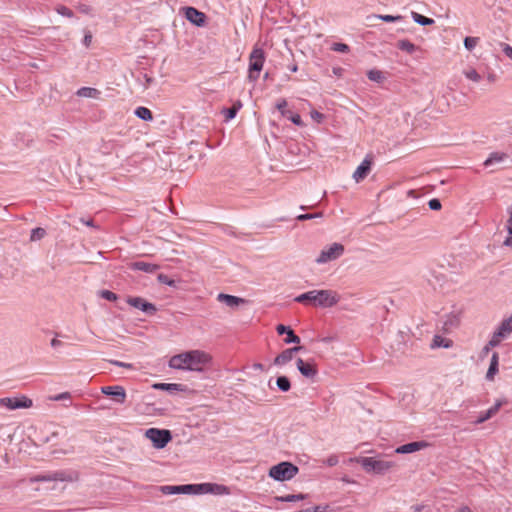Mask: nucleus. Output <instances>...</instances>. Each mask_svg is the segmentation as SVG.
I'll use <instances>...</instances> for the list:
<instances>
[{
	"label": "nucleus",
	"instance_id": "nucleus-1",
	"mask_svg": "<svg viewBox=\"0 0 512 512\" xmlns=\"http://www.w3.org/2000/svg\"><path fill=\"white\" fill-rule=\"evenodd\" d=\"M211 356L202 350H190L174 355L170 358L168 366L176 370L201 372L211 362Z\"/></svg>",
	"mask_w": 512,
	"mask_h": 512
},
{
	"label": "nucleus",
	"instance_id": "nucleus-2",
	"mask_svg": "<svg viewBox=\"0 0 512 512\" xmlns=\"http://www.w3.org/2000/svg\"><path fill=\"white\" fill-rule=\"evenodd\" d=\"M294 301L314 307L331 308L340 301V295L329 289L310 290L296 296Z\"/></svg>",
	"mask_w": 512,
	"mask_h": 512
},
{
	"label": "nucleus",
	"instance_id": "nucleus-3",
	"mask_svg": "<svg viewBox=\"0 0 512 512\" xmlns=\"http://www.w3.org/2000/svg\"><path fill=\"white\" fill-rule=\"evenodd\" d=\"M298 472V467L291 462H281L270 468L269 476L276 481L283 482L291 480Z\"/></svg>",
	"mask_w": 512,
	"mask_h": 512
},
{
	"label": "nucleus",
	"instance_id": "nucleus-4",
	"mask_svg": "<svg viewBox=\"0 0 512 512\" xmlns=\"http://www.w3.org/2000/svg\"><path fill=\"white\" fill-rule=\"evenodd\" d=\"M265 62V54L263 49L255 47L249 56V73L248 78L250 81H256L263 68Z\"/></svg>",
	"mask_w": 512,
	"mask_h": 512
},
{
	"label": "nucleus",
	"instance_id": "nucleus-5",
	"mask_svg": "<svg viewBox=\"0 0 512 512\" xmlns=\"http://www.w3.org/2000/svg\"><path fill=\"white\" fill-rule=\"evenodd\" d=\"M360 463L366 472H374L376 474H384L394 466L392 461L376 459L374 457H364L360 460Z\"/></svg>",
	"mask_w": 512,
	"mask_h": 512
},
{
	"label": "nucleus",
	"instance_id": "nucleus-6",
	"mask_svg": "<svg viewBox=\"0 0 512 512\" xmlns=\"http://www.w3.org/2000/svg\"><path fill=\"white\" fill-rule=\"evenodd\" d=\"M145 435L156 449L164 448L172 439L171 432L166 429L149 428Z\"/></svg>",
	"mask_w": 512,
	"mask_h": 512
},
{
	"label": "nucleus",
	"instance_id": "nucleus-7",
	"mask_svg": "<svg viewBox=\"0 0 512 512\" xmlns=\"http://www.w3.org/2000/svg\"><path fill=\"white\" fill-rule=\"evenodd\" d=\"M344 246L340 243H333L321 250L319 256L315 259L317 264H326L341 257L344 253Z\"/></svg>",
	"mask_w": 512,
	"mask_h": 512
},
{
	"label": "nucleus",
	"instance_id": "nucleus-8",
	"mask_svg": "<svg viewBox=\"0 0 512 512\" xmlns=\"http://www.w3.org/2000/svg\"><path fill=\"white\" fill-rule=\"evenodd\" d=\"M33 401L26 397H4L0 398V406L7 408L8 410H16V409H27L32 407Z\"/></svg>",
	"mask_w": 512,
	"mask_h": 512
},
{
	"label": "nucleus",
	"instance_id": "nucleus-9",
	"mask_svg": "<svg viewBox=\"0 0 512 512\" xmlns=\"http://www.w3.org/2000/svg\"><path fill=\"white\" fill-rule=\"evenodd\" d=\"M160 490L165 495H197V484L164 485L160 487Z\"/></svg>",
	"mask_w": 512,
	"mask_h": 512
},
{
	"label": "nucleus",
	"instance_id": "nucleus-10",
	"mask_svg": "<svg viewBox=\"0 0 512 512\" xmlns=\"http://www.w3.org/2000/svg\"><path fill=\"white\" fill-rule=\"evenodd\" d=\"M230 490L227 486L216 483H201L197 484V495L199 494H214V495H228Z\"/></svg>",
	"mask_w": 512,
	"mask_h": 512
},
{
	"label": "nucleus",
	"instance_id": "nucleus-11",
	"mask_svg": "<svg viewBox=\"0 0 512 512\" xmlns=\"http://www.w3.org/2000/svg\"><path fill=\"white\" fill-rule=\"evenodd\" d=\"M101 393L111 397L118 404H123L126 400V391L120 385L103 386L101 387Z\"/></svg>",
	"mask_w": 512,
	"mask_h": 512
},
{
	"label": "nucleus",
	"instance_id": "nucleus-12",
	"mask_svg": "<svg viewBox=\"0 0 512 512\" xmlns=\"http://www.w3.org/2000/svg\"><path fill=\"white\" fill-rule=\"evenodd\" d=\"M127 303L134 308L141 310L147 315H153L156 313L157 309L154 304L146 301L141 297H129L127 299Z\"/></svg>",
	"mask_w": 512,
	"mask_h": 512
},
{
	"label": "nucleus",
	"instance_id": "nucleus-13",
	"mask_svg": "<svg viewBox=\"0 0 512 512\" xmlns=\"http://www.w3.org/2000/svg\"><path fill=\"white\" fill-rule=\"evenodd\" d=\"M372 168V158L370 155H367L364 160L360 163V165L354 171L352 177L356 183L364 180L368 174L370 173Z\"/></svg>",
	"mask_w": 512,
	"mask_h": 512
},
{
	"label": "nucleus",
	"instance_id": "nucleus-14",
	"mask_svg": "<svg viewBox=\"0 0 512 512\" xmlns=\"http://www.w3.org/2000/svg\"><path fill=\"white\" fill-rule=\"evenodd\" d=\"M186 19L192 24L201 27L205 24L206 15L203 12H200L194 7H185L184 8Z\"/></svg>",
	"mask_w": 512,
	"mask_h": 512
},
{
	"label": "nucleus",
	"instance_id": "nucleus-15",
	"mask_svg": "<svg viewBox=\"0 0 512 512\" xmlns=\"http://www.w3.org/2000/svg\"><path fill=\"white\" fill-rule=\"evenodd\" d=\"M296 365L299 372L308 379H314L318 373L315 364L305 362L302 358L297 359Z\"/></svg>",
	"mask_w": 512,
	"mask_h": 512
},
{
	"label": "nucleus",
	"instance_id": "nucleus-16",
	"mask_svg": "<svg viewBox=\"0 0 512 512\" xmlns=\"http://www.w3.org/2000/svg\"><path fill=\"white\" fill-rule=\"evenodd\" d=\"M428 446L429 444L426 441H415L397 447L395 452L398 454H409L425 449Z\"/></svg>",
	"mask_w": 512,
	"mask_h": 512
},
{
	"label": "nucleus",
	"instance_id": "nucleus-17",
	"mask_svg": "<svg viewBox=\"0 0 512 512\" xmlns=\"http://www.w3.org/2000/svg\"><path fill=\"white\" fill-rule=\"evenodd\" d=\"M276 331L279 335H283V334H286V338L284 339V342L286 344H291V343H295V344H298L300 343V337L297 336L294 331L291 329V327L289 326H285L283 324H279L277 327H276Z\"/></svg>",
	"mask_w": 512,
	"mask_h": 512
},
{
	"label": "nucleus",
	"instance_id": "nucleus-18",
	"mask_svg": "<svg viewBox=\"0 0 512 512\" xmlns=\"http://www.w3.org/2000/svg\"><path fill=\"white\" fill-rule=\"evenodd\" d=\"M217 300L219 302L224 303L228 307H236V306L246 302V300L243 298L229 295V294H224V293H219L217 295Z\"/></svg>",
	"mask_w": 512,
	"mask_h": 512
},
{
	"label": "nucleus",
	"instance_id": "nucleus-19",
	"mask_svg": "<svg viewBox=\"0 0 512 512\" xmlns=\"http://www.w3.org/2000/svg\"><path fill=\"white\" fill-rule=\"evenodd\" d=\"M130 268L136 271H143L145 273H154L159 269V265L145 262V261H136L130 264Z\"/></svg>",
	"mask_w": 512,
	"mask_h": 512
},
{
	"label": "nucleus",
	"instance_id": "nucleus-20",
	"mask_svg": "<svg viewBox=\"0 0 512 512\" xmlns=\"http://www.w3.org/2000/svg\"><path fill=\"white\" fill-rule=\"evenodd\" d=\"M503 402L498 400L495 402V404L490 407L487 411L480 414V416L477 418V420L474 422L475 424H481L485 421L489 420L491 417H493L501 408Z\"/></svg>",
	"mask_w": 512,
	"mask_h": 512
},
{
	"label": "nucleus",
	"instance_id": "nucleus-21",
	"mask_svg": "<svg viewBox=\"0 0 512 512\" xmlns=\"http://www.w3.org/2000/svg\"><path fill=\"white\" fill-rule=\"evenodd\" d=\"M156 390H164L170 394H174L178 391H184V386L177 383H155L152 386Z\"/></svg>",
	"mask_w": 512,
	"mask_h": 512
},
{
	"label": "nucleus",
	"instance_id": "nucleus-22",
	"mask_svg": "<svg viewBox=\"0 0 512 512\" xmlns=\"http://www.w3.org/2000/svg\"><path fill=\"white\" fill-rule=\"evenodd\" d=\"M507 154L504 152H492L488 156V158L484 161L485 167H490L495 164H499L503 162L507 158Z\"/></svg>",
	"mask_w": 512,
	"mask_h": 512
},
{
	"label": "nucleus",
	"instance_id": "nucleus-23",
	"mask_svg": "<svg viewBox=\"0 0 512 512\" xmlns=\"http://www.w3.org/2000/svg\"><path fill=\"white\" fill-rule=\"evenodd\" d=\"M495 331L500 332L503 338L508 337L512 333V315L504 319Z\"/></svg>",
	"mask_w": 512,
	"mask_h": 512
},
{
	"label": "nucleus",
	"instance_id": "nucleus-24",
	"mask_svg": "<svg viewBox=\"0 0 512 512\" xmlns=\"http://www.w3.org/2000/svg\"><path fill=\"white\" fill-rule=\"evenodd\" d=\"M77 96L79 97H85V98H99L101 92L97 90L96 88L92 87H81L76 92Z\"/></svg>",
	"mask_w": 512,
	"mask_h": 512
},
{
	"label": "nucleus",
	"instance_id": "nucleus-25",
	"mask_svg": "<svg viewBox=\"0 0 512 512\" xmlns=\"http://www.w3.org/2000/svg\"><path fill=\"white\" fill-rule=\"evenodd\" d=\"M241 108H242V103H241V101L238 100L232 105V107L224 109L223 114H224L225 120L230 121V120L234 119L236 117L238 111Z\"/></svg>",
	"mask_w": 512,
	"mask_h": 512
},
{
	"label": "nucleus",
	"instance_id": "nucleus-26",
	"mask_svg": "<svg viewBox=\"0 0 512 512\" xmlns=\"http://www.w3.org/2000/svg\"><path fill=\"white\" fill-rule=\"evenodd\" d=\"M293 359V355L291 354V350L285 349L279 355H277L274 359V365L283 366L286 363L290 362Z\"/></svg>",
	"mask_w": 512,
	"mask_h": 512
},
{
	"label": "nucleus",
	"instance_id": "nucleus-27",
	"mask_svg": "<svg viewBox=\"0 0 512 512\" xmlns=\"http://www.w3.org/2000/svg\"><path fill=\"white\" fill-rule=\"evenodd\" d=\"M134 114L138 118H140L141 120H144V121H152L153 120V115H152L151 110L146 107H143V106L137 107L134 111Z\"/></svg>",
	"mask_w": 512,
	"mask_h": 512
},
{
	"label": "nucleus",
	"instance_id": "nucleus-28",
	"mask_svg": "<svg viewBox=\"0 0 512 512\" xmlns=\"http://www.w3.org/2000/svg\"><path fill=\"white\" fill-rule=\"evenodd\" d=\"M411 17L414 22H416L417 24H419L421 26H429V25L434 24V22H435L434 19L425 17V16H423L417 12H414V11L411 12Z\"/></svg>",
	"mask_w": 512,
	"mask_h": 512
},
{
	"label": "nucleus",
	"instance_id": "nucleus-29",
	"mask_svg": "<svg viewBox=\"0 0 512 512\" xmlns=\"http://www.w3.org/2000/svg\"><path fill=\"white\" fill-rule=\"evenodd\" d=\"M397 47L401 51H405L408 54H413L416 51V49H417V47L412 42H410L407 39L399 40L397 42Z\"/></svg>",
	"mask_w": 512,
	"mask_h": 512
},
{
	"label": "nucleus",
	"instance_id": "nucleus-30",
	"mask_svg": "<svg viewBox=\"0 0 512 512\" xmlns=\"http://www.w3.org/2000/svg\"><path fill=\"white\" fill-rule=\"evenodd\" d=\"M276 385L278 389L282 392H287L291 388V383L288 377L286 376H279L276 379Z\"/></svg>",
	"mask_w": 512,
	"mask_h": 512
},
{
	"label": "nucleus",
	"instance_id": "nucleus-31",
	"mask_svg": "<svg viewBox=\"0 0 512 512\" xmlns=\"http://www.w3.org/2000/svg\"><path fill=\"white\" fill-rule=\"evenodd\" d=\"M367 77L370 81L377 82V83H381L385 79L383 72L378 69L369 70L367 72Z\"/></svg>",
	"mask_w": 512,
	"mask_h": 512
},
{
	"label": "nucleus",
	"instance_id": "nucleus-32",
	"mask_svg": "<svg viewBox=\"0 0 512 512\" xmlns=\"http://www.w3.org/2000/svg\"><path fill=\"white\" fill-rule=\"evenodd\" d=\"M305 497L306 496L301 493L300 494H288L285 496L278 497V500L281 502H294V501L303 500V499H305Z\"/></svg>",
	"mask_w": 512,
	"mask_h": 512
},
{
	"label": "nucleus",
	"instance_id": "nucleus-33",
	"mask_svg": "<svg viewBox=\"0 0 512 512\" xmlns=\"http://www.w3.org/2000/svg\"><path fill=\"white\" fill-rule=\"evenodd\" d=\"M45 235H46L45 229H43L41 227H37V228L32 229L31 235H30V240L31 241H39L42 238H44Z\"/></svg>",
	"mask_w": 512,
	"mask_h": 512
},
{
	"label": "nucleus",
	"instance_id": "nucleus-34",
	"mask_svg": "<svg viewBox=\"0 0 512 512\" xmlns=\"http://www.w3.org/2000/svg\"><path fill=\"white\" fill-rule=\"evenodd\" d=\"M450 346H451V341L443 339L441 336L436 335L433 339L432 347L449 348Z\"/></svg>",
	"mask_w": 512,
	"mask_h": 512
},
{
	"label": "nucleus",
	"instance_id": "nucleus-35",
	"mask_svg": "<svg viewBox=\"0 0 512 512\" xmlns=\"http://www.w3.org/2000/svg\"><path fill=\"white\" fill-rule=\"evenodd\" d=\"M463 73L467 79L473 82H479L481 80L480 74L475 69H468L465 70Z\"/></svg>",
	"mask_w": 512,
	"mask_h": 512
},
{
	"label": "nucleus",
	"instance_id": "nucleus-36",
	"mask_svg": "<svg viewBox=\"0 0 512 512\" xmlns=\"http://www.w3.org/2000/svg\"><path fill=\"white\" fill-rule=\"evenodd\" d=\"M479 42V38L478 37H465L464 38V47L471 51L472 49L475 48V46L478 44Z\"/></svg>",
	"mask_w": 512,
	"mask_h": 512
},
{
	"label": "nucleus",
	"instance_id": "nucleus-37",
	"mask_svg": "<svg viewBox=\"0 0 512 512\" xmlns=\"http://www.w3.org/2000/svg\"><path fill=\"white\" fill-rule=\"evenodd\" d=\"M56 12L59 15L67 17V18L74 17V12L70 8H68L67 6H64V5L57 6Z\"/></svg>",
	"mask_w": 512,
	"mask_h": 512
},
{
	"label": "nucleus",
	"instance_id": "nucleus-38",
	"mask_svg": "<svg viewBox=\"0 0 512 512\" xmlns=\"http://www.w3.org/2000/svg\"><path fill=\"white\" fill-rule=\"evenodd\" d=\"M500 334V332L494 331L492 337L488 341V346H491L492 348L497 347L501 343V340L504 339Z\"/></svg>",
	"mask_w": 512,
	"mask_h": 512
},
{
	"label": "nucleus",
	"instance_id": "nucleus-39",
	"mask_svg": "<svg viewBox=\"0 0 512 512\" xmlns=\"http://www.w3.org/2000/svg\"><path fill=\"white\" fill-rule=\"evenodd\" d=\"M71 480L70 477L67 476V474L63 471H57L51 473V481H68Z\"/></svg>",
	"mask_w": 512,
	"mask_h": 512
},
{
	"label": "nucleus",
	"instance_id": "nucleus-40",
	"mask_svg": "<svg viewBox=\"0 0 512 512\" xmlns=\"http://www.w3.org/2000/svg\"><path fill=\"white\" fill-rule=\"evenodd\" d=\"M331 50L340 53H347L350 51V47L345 43H333Z\"/></svg>",
	"mask_w": 512,
	"mask_h": 512
},
{
	"label": "nucleus",
	"instance_id": "nucleus-41",
	"mask_svg": "<svg viewBox=\"0 0 512 512\" xmlns=\"http://www.w3.org/2000/svg\"><path fill=\"white\" fill-rule=\"evenodd\" d=\"M377 18L384 22H398L403 19L401 15H378Z\"/></svg>",
	"mask_w": 512,
	"mask_h": 512
},
{
	"label": "nucleus",
	"instance_id": "nucleus-42",
	"mask_svg": "<svg viewBox=\"0 0 512 512\" xmlns=\"http://www.w3.org/2000/svg\"><path fill=\"white\" fill-rule=\"evenodd\" d=\"M322 217V213H307V214H300L298 216H296V220L297 221H305V220H311V219H315V218H320Z\"/></svg>",
	"mask_w": 512,
	"mask_h": 512
},
{
	"label": "nucleus",
	"instance_id": "nucleus-43",
	"mask_svg": "<svg viewBox=\"0 0 512 512\" xmlns=\"http://www.w3.org/2000/svg\"><path fill=\"white\" fill-rule=\"evenodd\" d=\"M498 366L499 365H494V364L489 365V368L486 373L487 380L492 381L494 379L495 375L498 373V370H499Z\"/></svg>",
	"mask_w": 512,
	"mask_h": 512
},
{
	"label": "nucleus",
	"instance_id": "nucleus-44",
	"mask_svg": "<svg viewBox=\"0 0 512 512\" xmlns=\"http://www.w3.org/2000/svg\"><path fill=\"white\" fill-rule=\"evenodd\" d=\"M100 296L105 299V300H108V301H115L117 300V295L110 291V290H102L100 291Z\"/></svg>",
	"mask_w": 512,
	"mask_h": 512
},
{
	"label": "nucleus",
	"instance_id": "nucleus-45",
	"mask_svg": "<svg viewBox=\"0 0 512 512\" xmlns=\"http://www.w3.org/2000/svg\"><path fill=\"white\" fill-rule=\"evenodd\" d=\"M288 119H290L292 121L293 124L297 125V126H301L303 124V121L301 119V116L297 113H292L290 111V113L287 114L286 116Z\"/></svg>",
	"mask_w": 512,
	"mask_h": 512
},
{
	"label": "nucleus",
	"instance_id": "nucleus-46",
	"mask_svg": "<svg viewBox=\"0 0 512 512\" xmlns=\"http://www.w3.org/2000/svg\"><path fill=\"white\" fill-rule=\"evenodd\" d=\"M287 102L285 99L280 100L276 104V108L281 112L283 116H287L288 113H290L289 110H286Z\"/></svg>",
	"mask_w": 512,
	"mask_h": 512
},
{
	"label": "nucleus",
	"instance_id": "nucleus-47",
	"mask_svg": "<svg viewBox=\"0 0 512 512\" xmlns=\"http://www.w3.org/2000/svg\"><path fill=\"white\" fill-rule=\"evenodd\" d=\"M158 281L160 283H163V284H166L168 286H175V281L170 279L167 275L165 274H159L158 275Z\"/></svg>",
	"mask_w": 512,
	"mask_h": 512
},
{
	"label": "nucleus",
	"instance_id": "nucleus-48",
	"mask_svg": "<svg viewBox=\"0 0 512 512\" xmlns=\"http://www.w3.org/2000/svg\"><path fill=\"white\" fill-rule=\"evenodd\" d=\"M339 463L338 456L333 454L330 455L327 459L324 460V464H326L329 467L336 466Z\"/></svg>",
	"mask_w": 512,
	"mask_h": 512
},
{
	"label": "nucleus",
	"instance_id": "nucleus-49",
	"mask_svg": "<svg viewBox=\"0 0 512 512\" xmlns=\"http://www.w3.org/2000/svg\"><path fill=\"white\" fill-rule=\"evenodd\" d=\"M31 482H50L51 481V474L46 475H37L30 480Z\"/></svg>",
	"mask_w": 512,
	"mask_h": 512
},
{
	"label": "nucleus",
	"instance_id": "nucleus-50",
	"mask_svg": "<svg viewBox=\"0 0 512 512\" xmlns=\"http://www.w3.org/2000/svg\"><path fill=\"white\" fill-rule=\"evenodd\" d=\"M428 206H429V208L431 210H434V211L440 210L441 209V202H440L439 199L433 198V199L429 200Z\"/></svg>",
	"mask_w": 512,
	"mask_h": 512
},
{
	"label": "nucleus",
	"instance_id": "nucleus-51",
	"mask_svg": "<svg viewBox=\"0 0 512 512\" xmlns=\"http://www.w3.org/2000/svg\"><path fill=\"white\" fill-rule=\"evenodd\" d=\"M109 362L111 364L115 365V366H118V367H123V368H126V369H134V366L131 363L121 362V361H118V360H110Z\"/></svg>",
	"mask_w": 512,
	"mask_h": 512
},
{
	"label": "nucleus",
	"instance_id": "nucleus-52",
	"mask_svg": "<svg viewBox=\"0 0 512 512\" xmlns=\"http://www.w3.org/2000/svg\"><path fill=\"white\" fill-rule=\"evenodd\" d=\"M310 115L311 118L317 123H321L324 119V115L316 110L311 111Z\"/></svg>",
	"mask_w": 512,
	"mask_h": 512
},
{
	"label": "nucleus",
	"instance_id": "nucleus-53",
	"mask_svg": "<svg viewBox=\"0 0 512 512\" xmlns=\"http://www.w3.org/2000/svg\"><path fill=\"white\" fill-rule=\"evenodd\" d=\"M70 397H71V395L69 392H63L58 395H55L52 399L54 401H60V400H64V399H70Z\"/></svg>",
	"mask_w": 512,
	"mask_h": 512
},
{
	"label": "nucleus",
	"instance_id": "nucleus-54",
	"mask_svg": "<svg viewBox=\"0 0 512 512\" xmlns=\"http://www.w3.org/2000/svg\"><path fill=\"white\" fill-rule=\"evenodd\" d=\"M503 53L512 60V46L508 44H504L503 46Z\"/></svg>",
	"mask_w": 512,
	"mask_h": 512
},
{
	"label": "nucleus",
	"instance_id": "nucleus-55",
	"mask_svg": "<svg viewBox=\"0 0 512 512\" xmlns=\"http://www.w3.org/2000/svg\"><path fill=\"white\" fill-rule=\"evenodd\" d=\"M310 508L313 512H326L328 509V505H315Z\"/></svg>",
	"mask_w": 512,
	"mask_h": 512
},
{
	"label": "nucleus",
	"instance_id": "nucleus-56",
	"mask_svg": "<svg viewBox=\"0 0 512 512\" xmlns=\"http://www.w3.org/2000/svg\"><path fill=\"white\" fill-rule=\"evenodd\" d=\"M491 349H492V347H491V346H488V343H487V344L482 348V350H481V352H480V357H481V358L486 357V356L489 354V352H490V350H491Z\"/></svg>",
	"mask_w": 512,
	"mask_h": 512
},
{
	"label": "nucleus",
	"instance_id": "nucleus-57",
	"mask_svg": "<svg viewBox=\"0 0 512 512\" xmlns=\"http://www.w3.org/2000/svg\"><path fill=\"white\" fill-rule=\"evenodd\" d=\"M79 11L84 14H90L92 11V8L88 5H80L78 7Z\"/></svg>",
	"mask_w": 512,
	"mask_h": 512
},
{
	"label": "nucleus",
	"instance_id": "nucleus-58",
	"mask_svg": "<svg viewBox=\"0 0 512 512\" xmlns=\"http://www.w3.org/2000/svg\"><path fill=\"white\" fill-rule=\"evenodd\" d=\"M507 231L510 235H512V205H511L510 217L507 221Z\"/></svg>",
	"mask_w": 512,
	"mask_h": 512
},
{
	"label": "nucleus",
	"instance_id": "nucleus-59",
	"mask_svg": "<svg viewBox=\"0 0 512 512\" xmlns=\"http://www.w3.org/2000/svg\"><path fill=\"white\" fill-rule=\"evenodd\" d=\"M490 364L499 365V355L497 352H493L490 360Z\"/></svg>",
	"mask_w": 512,
	"mask_h": 512
},
{
	"label": "nucleus",
	"instance_id": "nucleus-60",
	"mask_svg": "<svg viewBox=\"0 0 512 512\" xmlns=\"http://www.w3.org/2000/svg\"><path fill=\"white\" fill-rule=\"evenodd\" d=\"M92 41V35L90 33L85 34L83 39V44L88 47L91 44Z\"/></svg>",
	"mask_w": 512,
	"mask_h": 512
},
{
	"label": "nucleus",
	"instance_id": "nucleus-61",
	"mask_svg": "<svg viewBox=\"0 0 512 512\" xmlns=\"http://www.w3.org/2000/svg\"><path fill=\"white\" fill-rule=\"evenodd\" d=\"M61 345H62V341H60V340H58V339H56V338H54V339H52V340H51V346H52L53 348L60 347Z\"/></svg>",
	"mask_w": 512,
	"mask_h": 512
},
{
	"label": "nucleus",
	"instance_id": "nucleus-62",
	"mask_svg": "<svg viewBox=\"0 0 512 512\" xmlns=\"http://www.w3.org/2000/svg\"><path fill=\"white\" fill-rule=\"evenodd\" d=\"M304 349L303 346H295L292 348H288V350H291V354L294 355V353H297L299 351H302Z\"/></svg>",
	"mask_w": 512,
	"mask_h": 512
},
{
	"label": "nucleus",
	"instance_id": "nucleus-63",
	"mask_svg": "<svg viewBox=\"0 0 512 512\" xmlns=\"http://www.w3.org/2000/svg\"><path fill=\"white\" fill-rule=\"evenodd\" d=\"M457 512H473L468 506H462Z\"/></svg>",
	"mask_w": 512,
	"mask_h": 512
},
{
	"label": "nucleus",
	"instance_id": "nucleus-64",
	"mask_svg": "<svg viewBox=\"0 0 512 512\" xmlns=\"http://www.w3.org/2000/svg\"><path fill=\"white\" fill-rule=\"evenodd\" d=\"M504 245L505 246H512V237L506 238V240L504 241Z\"/></svg>",
	"mask_w": 512,
	"mask_h": 512
}]
</instances>
